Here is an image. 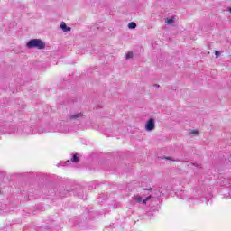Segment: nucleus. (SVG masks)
Wrapping results in <instances>:
<instances>
[{"instance_id":"f257e3e1","label":"nucleus","mask_w":231,"mask_h":231,"mask_svg":"<svg viewBox=\"0 0 231 231\" xmlns=\"http://www.w3.org/2000/svg\"><path fill=\"white\" fill-rule=\"evenodd\" d=\"M0 133H9V134H18L20 136H29V134H37L33 126H15V125H1Z\"/></svg>"},{"instance_id":"f03ea898","label":"nucleus","mask_w":231,"mask_h":231,"mask_svg":"<svg viewBox=\"0 0 231 231\" xmlns=\"http://www.w3.org/2000/svg\"><path fill=\"white\" fill-rule=\"evenodd\" d=\"M40 133H69V126L66 122H60L58 128L55 125H47L45 129Z\"/></svg>"},{"instance_id":"7ed1b4c3","label":"nucleus","mask_w":231,"mask_h":231,"mask_svg":"<svg viewBox=\"0 0 231 231\" xmlns=\"http://www.w3.org/2000/svg\"><path fill=\"white\" fill-rule=\"evenodd\" d=\"M27 48H38V50H44L46 43L41 39H32L27 42Z\"/></svg>"},{"instance_id":"20e7f679","label":"nucleus","mask_w":231,"mask_h":231,"mask_svg":"<svg viewBox=\"0 0 231 231\" xmlns=\"http://www.w3.org/2000/svg\"><path fill=\"white\" fill-rule=\"evenodd\" d=\"M84 118V114L82 113H73L69 116V122H80Z\"/></svg>"},{"instance_id":"39448f33","label":"nucleus","mask_w":231,"mask_h":231,"mask_svg":"<svg viewBox=\"0 0 231 231\" xmlns=\"http://www.w3.org/2000/svg\"><path fill=\"white\" fill-rule=\"evenodd\" d=\"M145 131H147L148 133H151V131H154V129H156V125L154 124V119L153 118H150L144 126Z\"/></svg>"},{"instance_id":"423d86ee","label":"nucleus","mask_w":231,"mask_h":231,"mask_svg":"<svg viewBox=\"0 0 231 231\" xmlns=\"http://www.w3.org/2000/svg\"><path fill=\"white\" fill-rule=\"evenodd\" d=\"M151 198H152V196H148L146 197L144 199H142V196L140 195H135L133 197V199L135 203H143V205H146L147 201H149V199H151Z\"/></svg>"},{"instance_id":"0eeeda50","label":"nucleus","mask_w":231,"mask_h":231,"mask_svg":"<svg viewBox=\"0 0 231 231\" xmlns=\"http://www.w3.org/2000/svg\"><path fill=\"white\" fill-rule=\"evenodd\" d=\"M71 162H73L74 163H77V162H79V154H74L70 161L69 160L66 162V164L69 165V163H71Z\"/></svg>"},{"instance_id":"6e6552de","label":"nucleus","mask_w":231,"mask_h":231,"mask_svg":"<svg viewBox=\"0 0 231 231\" xmlns=\"http://www.w3.org/2000/svg\"><path fill=\"white\" fill-rule=\"evenodd\" d=\"M60 28L64 32H71V27H68V25H66V23H64V22L61 23Z\"/></svg>"},{"instance_id":"1a4fd4ad","label":"nucleus","mask_w":231,"mask_h":231,"mask_svg":"<svg viewBox=\"0 0 231 231\" xmlns=\"http://www.w3.org/2000/svg\"><path fill=\"white\" fill-rule=\"evenodd\" d=\"M128 28L130 30H134V28H136V23H134V22L129 23H128Z\"/></svg>"},{"instance_id":"9d476101","label":"nucleus","mask_w":231,"mask_h":231,"mask_svg":"<svg viewBox=\"0 0 231 231\" xmlns=\"http://www.w3.org/2000/svg\"><path fill=\"white\" fill-rule=\"evenodd\" d=\"M166 23H168L169 25L174 24V18H167Z\"/></svg>"},{"instance_id":"9b49d317","label":"nucleus","mask_w":231,"mask_h":231,"mask_svg":"<svg viewBox=\"0 0 231 231\" xmlns=\"http://www.w3.org/2000/svg\"><path fill=\"white\" fill-rule=\"evenodd\" d=\"M126 59H133V52H128L126 54Z\"/></svg>"},{"instance_id":"f8f14e48","label":"nucleus","mask_w":231,"mask_h":231,"mask_svg":"<svg viewBox=\"0 0 231 231\" xmlns=\"http://www.w3.org/2000/svg\"><path fill=\"white\" fill-rule=\"evenodd\" d=\"M190 134H194L196 136V135H198V131L197 130H192L190 132Z\"/></svg>"},{"instance_id":"ddd939ff","label":"nucleus","mask_w":231,"mask_h":231,"mask_svg":"<svg viewBox=\"0 0 231 231\" xmlns=\"http://www.w3.org/2000/svg\"><path fill=\"white\" fill-rule=\"evenodd\" d=\"M215 55L217 58V57H219V55H221V52L219 51H216Z\"/></svg>"},{"instance_id":"4468645a","label":"nucleus","mask_w":231,"mask_h":231,"mask_svg":"<svg viewBox=\"0 0 231 231\" xmlns=\"http://www.w3.org/2000/svg\"><path fill=\"white\" fill-rule=\"evenodd\" d=\"M165 159L166 160H171L172 162H178V160H174V159H172V157H166Z\"/></svg>"},{"instance_id":"2eb2a0df","label":"nucleus","mask_w":231,"mask_h":231,"mask_svg":"<svg viewBox=\"0 0 231 231\" xmlns=\"http://www.w3.org/2000/svg\"><path fill=\"white\" fill-rule=\"evenodd\" d=\"M155 88H160V85H155Z\"/></svg>"},{"instance_id":"dca6fc26","label":"nucleus","mask_w":231,"mask_h":231,"mask_svg":"<svg viewBox=\"0 0 231 231\" xmlns=\"http://www.w3.org/2000/svg\"><path fill=\"white\" fill-rule=\"evenodd\" d=\"M229 12H230V14H231V8L229 9Z\"/></svg>"},{"instance_id":"f3484780","label":"nucleus","mask_w":231,"mask_h":231,"mask_svg":"<svg viewBox=\"0 0 231 231\" xmlns=\"http://www.w3.org/2000/svg\"><path fill=\"white\" fill-rule=\"evenodd\" d=\"M190 199H189V202H190Z\"/></svg>"},{"instance_id":"a211bd4d","label":"nucleus","mask_w":231,"mask_h":231,"mask_svg":"<svg viewBox=\"0 0 231 231\" xmlns=\"http://www.w3.org/2000/svg\"><path fill=\"white\" fill-rule=\"evenodd\" d=\"M182 199H185V197H184V198H182Z\"/></svg>"}]
</instances>
